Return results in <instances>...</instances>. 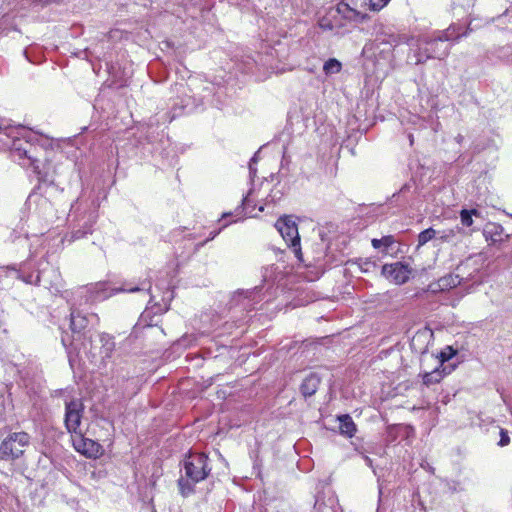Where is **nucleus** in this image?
I'll use <instances>...</instances> for the list:
<instances>
[{
  "mask_svg": "<svg viewBox=\"0 0 512 512\" xmlns=\"http://www.w3.org/2000/svg\"><path fill=\"white\" fill-rule=\"evenodd\" d=\"M437 237V230L428 228L418 235V246H423L433 238Z\"/></svg>",
  "mask_w": 512,
  "mask_h": 512,
  "instance_id": "18",
  "label": "nucleus"
},
{
  "mask_svg": "<svg viewBox=\"0 0 512 512\" xmlns=\"http://www.w3.org/2000/svg\"><path fill=\"white\" fill-rule=\"evenodd\" d=\"M30 437L25 432L9 434L0 444V458L3 460H15L21 457L29 445Z\"/></svg>",
  "mask_w": 512,
  "mask_h": 512,
  "instance_id": "1",
  "label": "nucleus"
},
{
  "mask_svg": "<svg viewBox=\"0 0 512 512\" xmlns=\"http://www.w3.org/2000/svg\"><path fill=\"white\" fill-rule=\"evenodd\" d=\"M340 433L352 437L356 432V425L349 415H342L338 417Z\"/></svg>",
  "mask_w": 512,
  "mask_h": 512,
  "instance_id": "11",
  "label": "nucleus"
},
{
  "mask_svg": "<svg viewBox=\"0 0 512 512\" xmlns=\"http://www.w3.org/2000/svg\"><path fill=\"white\" fill-rule=\"evenodd\" d=\"M71 318H72L71 319V324L74 325V315H73V313L71 314Z\"/></svg>",
  "mask_w": 512,
  "mask_h": 512,
  "instance_id": "23",
  "label": "nucleus"
},
{
  "mask_svg": "<svg viewBox=\"0 0 512 512\" xmlns=\"http://www.w3.org/2000/svg\"><path fill=\"white\" fill-rule=\"evenodd\" d=\"M319 378L315 375L306 377L301 385V391L304 396L313 395L319 386Z\"/></svg>",
  "mask_w": 512,
  "mask_h": 512,
  "instance_id": "12",
  "label": "nucleus"
},
{
  "mask_svg": "<svg viewBox=\"0 0 512 512\" xmlns=\"http://www.w3.org/2000/svg\"><path fill=\"white\" fill-rule=\"evenodd\" d=\"M339 14H342L341 11H339V6L337 9H330L321 19L319 20V26L323 30H329L332 31L338 27V23L336 18Z\"/></svg>",
  "mask_w": 512,
  "mask_h": 512,
  "instance_id": "9",
  "label": "nucleus"
},
{
  "mask_svg": "<svg viewBox=\"0 0 512 512\" xmlns=\"http://www.w3.org/2000/svg\"><path fill=\"white\" fill-rule=\"evenodd\" d=\"M382 274L395 284H403L408 281L411 270L408 265L401 262L386 264L382 267Z\"/></svg>",
  "mask_w": 512,
  "mask_h": 512,
  "instance_id": "7",
  "label": "nucleus"
},
{
  "mask_svg": "<svg viewBox=\"0 0 512 512\" xmlns=\"http://www.w3.org/2000/svg\"><path fill=\"white\" fill-rule=\"evenodd\" d=\"M96 298L106 299L112 296L114 293L121 291L120 289H111L105 283H99L96 285Z\"/></svg>",
  "mask_w": 512,
  "mask_h": 512,
  "instance_id": "15",
  "label": "nucleus"
},
{
  "mask_svg": "<svg viewBox=\"0 0 512 512\" xmlns=\"http://www.w3.org/2000/svg\"><path fill=\"white\" fill-rule=\"evenodd\" d=\"M376 267V263L375 262H372L370 260H365L363 261V263L360 265V268L364 271V272H369L370 271V268H375Z\"/></svg>",
  "mask_w": 512,
  "mask_h": 512,
  "instance_id": "21",
  "label": "nucleus"
},
{
  "mask_svg": "<svg viewBox=\"0 0 512 512\" xmlns=\"http://www.w3.org/2000/svg\"><path fill=\"white\" fill-rule=\"evenodd\" d=\"M83 408L82 402L78 399L66 403L65 425L72 434L81 432L80 424Z\"/></svg>",
  "mask_w": 512,
  "mask_h": 512,
  "instance_id": "5",
  "label": "nucleus"
},
{
  "mask_svg": "<svg viewBox=\"0 0 512 512\" xmlns=\"http://www.w3.org/2000/svg\"><path fill=\"white\" fill-rule=\"evenodd\" d=\"M346 3L339 4V11L350 19L364 20L367 12L371 11L370 0H346Z\"/></svg>",
  "mask_w": 512,
  "mask_h": 512,
  "instance_id": "4",
  "label": "nucleus"
},
{
  "mask_svg": "<svg viewBox=\"0 0 512 512\" xmlns=\"http://www.w3.org/2000/svg\"><path fill=\"white\" fill-rule=\"evenodd\" d=\"M500 435H501V439H500L499 445L500 446L508 445L509 441H510L508 434L504 430H501Z\"/></svg>",
  "mask_w": 512,
  "mask_h": 512,
  "instance_id": "22",
  "label": "nucleus"
},
{
  "mask_svg": "<svg viewBox=\"0 0 512 512\" xmlns=\"http://www.w3.org/2000/svg\"><path fill=\"white\" fill-rule=\"evenodd\" d=\"M74 448L83 455L92 458H98L103 454L102 446L92 439L85 438L81 432L72 436Z\"/></svg>",
  "mask_w": 512,
  "mask_h": 512,
  "instance_id": "6",
  "label": "nucleus"
},
{
  "mask_svg": "<svg viewBox=\"0 0 512 512\" xmlns=\"http://www.w3.org/2000/svg\"><path fill=\"white\" fill-rule=\"evenodd\" d=\"M186 476L193 482L204 480L209 472L207 457L204 454L190 455L184 463Z\"/></svg>",
  "mask_w": 512,
  "mask_h": 512,
  "instance_id": "3",
  "label": "nucleus"
},
{
  "mask_svg": "<svg viewBox=\"0 0 512 512\" xmlns=\"http://www.w3.org/2000/svg\"><path fill=\"white\" fill-rule=\"evenodd\" d=\"M275 226L286 243L293 249L295 256L302 260L300 237L296 223L291 218L284 217L280 218Z\"/></svg>",
  "mask_w": 512,
  "mask_h": 512,
  "instance_id": "2",
  "label": "nucleus"
},
{
  "mask_svg": "<svg viewBox=\"0 0 512 512\" xmlns=\"http://www.w3.org/2000/svg\"><path fill=\"white\" fill-rule=\"evenodd\" d=\"M342 65L341 63L335 59L331 58L328 61L325 62L323 66V70L326 74H336L341 71Z\"/></svg>",
  "mask_w": 512,
  "mask_h": 512,
  "instance_id": "17",
  "label": "nucleus"
},
{
  "mask_svg": "<svg viewBox=\"0 0 512 512\" xmlns=\"http://www.w3.org/2000/svg\"><path fill=\"white\" fill-rule=\"evenodd\" d=\"M472 216H479V212L476 209L466 210L463 209L460 212L461 223L464 226L470 227L473 224Z\"/></svg>",
  "mask_w": 512,
  "mask_h": 512,
  "instance_id": "16",
  "label": "nucleus"
},
{
  "mask_svg": "<svg viewBox=\"0 0 512 512\" xmlns=\"http://www.w3.org/2000/svg\"><path fill=\"white\" fill-rule=\"evenodd\" d=\"M449 372H445V369H441V367L434 368L431 372H425L422 376L423 384L426 386H430L433 384L439 383L446 374Z\"/></svg>",
  "mask_w": 512,
  "mask_h": 512,
  "instance_id": "10",
  "label": "nucleus"
},
{
  "mask_svg": "<svg viewBox=\"0 0 512 512\" xmlns=\"http://www.w3.org/2000/svg\"><path fill=\"white\" fill-rule=\"evenodd\" d=\"M390 0H370L371 11H380Z\"/></svg>",
  "mask_w": 512,
  "mask_h": 512,
  "instance_id": "20",
  "label": "nucleus"
},
{
  "mask_svg": "<svg viewBox=\"0 0 512 512\" xmlns=\"http://www.w3.org/2000/svg\"><path fill=\"white\" fill-rule=\"evenodd\" d=\"M372 246L375 249H382L384 254H387V250L394 243V238L392 236H384L381 239H372Z\"/></svg>",
  "mask_w": 512,
  "mask_h": 512,
  "instance_id": "13",
  "label": "nucleus"
},
{
  "mask_svg": "<svg viewBox=\"0 0 512 512\" xmlns=\"http://www.w3.org/2000/svg\"><path fill=\"white\" fill-rule=\"evenodd\" d=\"M460 231L459 227H454L445 230L437 231V237L441 242H451L455 239L457 233Z\"/></svg>",
  "mask_w": 512,
  "mask_h": 512,
  "instance_id": "14",
  "label": "nucleus"
},
{
  "mask_svg": "<svg viewBox=\"0 0 512 512\" xmlns=\"http://www.w3.org/2000/svg\"><path fill=\"white\" fill-rule=\"evenodd\" d=\"M460 284V277L454 274H448L440 278L436 283L430 284V290L434 293L450 290Z\"/></svg>",
  "mask_w": 512,
  "mask_h": 512,
  "instance_id": "8",
  "label": "nucleus"
},
{
  "mask_svg": "<svg viewBox=\"0 0 512 512\" xmlns=\"http://www.w3.org/2000/svg\"><path fill=\"white\" fill-rule=\"evenodd\" d=\"M456 351L451 347V346H448L446 347L441 353H440V365L439 367H442L443 366V363L450 360L454 355H455Z\"/></svg>",
  "mask_w": 512,
  "mask_h": 512,
  "instance_id": "19",
  "label": "nucleus"
}]
</instances>
